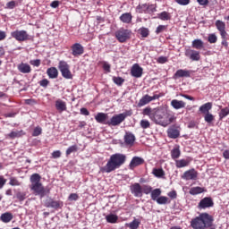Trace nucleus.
Segmentation results:
<instances>
[{"label":"nucleus","mask_w":229,"mask_h":229,"mask_svg":"<svg viewBox=\"0 0 229 229\" xmlns=\"http://www.w3.org/2000/svg\"><path fill=\"white\" fill-rule=\"evenodd\" d=\"M143 114L144 115H148L156 124H159V126H163L164 128L169 126L176 119L174 114H169L167 106H164L156 108L146 107L143 110Z\"/></svg>","instance_id":"f257e3e1"},{"label":"nucleus","mask_w":229,"mask_h":229,"mask_svg":"<svg viewBox=\"0 0 229 229\" xmlns=\"http://www.w3.org/2000/svg\"><path fill=\"white\" fill-rule=\"evenodd\" d=\"M126 162V155L116 153L113 154L106 165L100 168L101 173H112L115 169H119Z\"/></svg>","instance_id":"f03ea898"},{"label":"nucleus","mask_w":229,"mask_h":229,"mask_svg":"<svg viewBox=\"0 0 229 229\" xmlns=\"http://www.w3.org/2000/svg\"><path fill=\"white\" fill-rule=\"evenodd\" d=\"M213 223L214 219L212 218V216L208 215V213H202L191 220V225L194 229H215L216 227H214Z\"/></svg>","instance_id":"7ed1b4c3"},{"label":"nucleus","mask_w":229,"mask_h":229,"mask_svg":"<svg viewBox=\"0 0 229 229\" xmlns=\"http://www.w3.org/2000/svg\"><path fill=\"white\" fill-rule=\"evenodd\" d=\"M30 189L33 191L35 196H40V198H44L47 191L40 182V174H34L30 176Z\"/></svg>","instance_id":"20e7f679"},{"label":"nucleus","mask_w":229,"mask_h":229,"mask_svg":"<svg viewBox=\"0 0 229 229\" xmlns=\"http://www.w3.org/2000/svg\"><path fill=\"white\" fill-rule=\"evenodd\" d=\"M11 37L15 38L18 42H26L30 40V35L26 30H15L11 33Z\"/></svg>","instance_id":"39448f33"},{"label":"nucleus","mask_w":229,"mask_h":229,"mask_svg":"<svg viewBox=\"0 0 229 229\" xmlns=\"http://www.w3.org/2000/svg\"><path fill=\"white\" fill-rule=\"evenodd\" d=\"M59 70L62 72V76H64L66 80L72 79V73H71V70H69V64H67V62L60 61Z\"/></svg>","instance_id":"423d86ee"},{"label":"nucleus","mask_w":229,"mask_h":229,"mask_svg":"<svg viewBox=\"0 0 229 229\" xmlns=\"http://www.w3.org/2000/svg\"><path fill=\"white\" fill-rule=\"evenodd\" d=\"M128 117V114L126 113H122L116 115H114L110 120L108 123V126H119L121 123L124 121Z\"/></svg>","instance_id":"0eeeda50"},{"label":"nucleus","mask_w":229,"mask_h":229,"mask_svg":"<svg viewBox=\"0 0 229 229\" xmlns=\"http://www.w3.org/2000/svg\"><path fill=\"white\" fill-rule=\"evenodd\" d=\"M130 35H131V31L125 29H120L115 33V37L119 42H126L128 38H130Z\"/></svg>","instance_id":"6e6552de"},{"label":"nucleus","mask_w":229,"mask_h":229,"mask_svg":"<svg viewBox=\"0 0 229 229\" xmlns=\"http://www.w3.org/2000/svg\"><path fill=\"white\" fill-rule=\"evenodd\" d=\"M215 25L216 26V30H218L221 38H223V40H225V38H226V36L228 35L226 33V24L223 21L217 20Z\"/></svg>","instance_id":"1a4fd4ad"},{"label":"nucleus","mask_w":229,"mask_h":229,"mask_svg":"<svg viewBox=\"0 0 229 229\" xmlns=\"http://www.w3.org/2000/svg\"><path fill=\"white\" fill-rule=\"evenodd\" d=\"M130 191L135 198H142V186L139 182H135L130 186Z\"/></svg>","instance_id":"9d476101"},{"label":"nucleus","mask_w":229,"mask_h":229,"mask_svg":"<svg viewBox=\"0 0 229 229\" xmlns=\"http://www.w3.org/2000/svg\"><path fill=\"white\" fill-rule=\"evenodd\" d=\"M185 56H187L190 60L193 62H199L201 55H199V52L192 49H186L185 50Z\"/></svg>","instance_id":"9b49d317"},{"label":"nucleus","mask_w":229,"mask_h":229,"mask_svg":"<svg viewBox=\"0 0 229 229\" xmlns=\"http://www.w3.org/2000/svg\"><path fill=\"white\" fill-rule=\"evenodd\" d=\"M155 99H158L157 95H154L152 97L149 95H145L139 101L138 106H144L145 105H148V103H151V101H155Z\"/></svg>","instance_id":"f8f14e48"},{"label":"nucleus","mask_w":229,"mask_h":229,"mask_svg":"<svg viewBox=\"0 0 229 229\" xmlns=\"http://www.w3.org/2000/svg\"><path fill=\"white\" fill-rule=\"evenodd\" d=\"M214 207V200L210 197L202 199L199 203V208H210Z\"/></svg>","instance_id":"ddd939ff"},{"label":"nucleus","mask_w":229,"mask_h":229,"mask_svg":"<svg viewBox=\"0 0 229 229\" xmlns=\"http://www.w3.org/2000/svg\"><path fill=\"white\" fill-rule=\"evenodd\" d=\"M95 119L97 123H99L100 124H107L108 126V114L105 113H98L97 115L95 116Z\"/></svg>","instance_id":"4468645a"},{"label":"nucleus","mask_w":229,"mask_h":229,"mask_svg":"<svg viewBox=\"0 0 229 229\" xmlns=\"http://www.w3.org/2000/svg\"><path fill=\"white\" fill-rule=\"evenodd\" d=\"M142 67H140L138 64H135L131 69V74L134 78H140L142 76Z\"/></svg>","instance_id":"2eb2a0df"},{"label":"nucleus","mask_w":229,"mask_h":229,"mask_svg":"<svg viewBox=\"0 0 229 229\" xmlns=\"http://www.w3.org/2000/svg\"><path fill=\"white\" fill-rule=\"evenodd\" d=\"M72 55H73V56H80L81 55H83V46L80 43H75L72 47Z\"/></svg>","instance_id":"dca6fc26"},{"label":"nucleus","mask_w":229,"mask_h":229,"mask_svg":"<svg viewBox=\"0 0 229 229\" xmlns=\"http://www.w3.org/2000/svg\"><path fill=\"white\" fill-rule=\"evenodd\" d=\"M182 178L183 180H196V178H198V172L194 169L186 171L183 174Z\"/></svg>","instance_id":"f3484780"},{"label":"nucleus","mask_w":229,"mask_h":229,"mask_svg":"<svg viewBox=\"0 0 229 229\" xmlns=\"http://www.w3.org/2000/svg\"><path fill=\"white\" fill-rule=\"evenodd\" d=\"M144 164V158L139 157H132L129 167L130 169H133L134 167H138V165H142Z\"/></svg>","instance_id":"a211bd4d"},{"label":"nucleus","mask_w":229,"mask_h":229,"mask_svg":"<svg viewBox=\"0 0 229 229\" xmlns=\"http://www.w3.org/2000/svg\"><path fill=\"white\" fill-rule=\"evenodd\" d=\"M18 70L20 72H22V74H30V72H31V66L28 64L21 63L18 65Z\"/></svg>","instance_id":"6ab92c4d"},{"label":"nucleus","mask_w":229,"mask_h":229,"mask_svg":"<svg viewBox=\"0 0 229 229\" xmlns=\"http://www.w3.org/2000/svg\"><path fill=\"white\" fill-rule=\"evenodd\" d=\"M171 106L175 110H180V108H185V102L182 100L174 99L171 101Z\"/></svg>","instance_id":"aec40b11"},{"label":"nucleus","mask_w":229,"mask_h":229,"mask_svg":"<svg viewBox=\"0 0 229 229\" xmlns=\"http://www.w3.org/2000/svg\"><path fill=\"white\" fill-rule=\"evenodd\" d=\"M55 108L58 112H65L67 110V104L62 99H57L55 101Z\"/></svg>","instance_id":"412c9836"},{"label":"nucleus","mask_w":229,"mask_h":229,"mask_svg":"<svg viewBox=\"0 0 229 229\" xmlns=\"http://www.w3.org/2000/svg\"><path fill=\"white\" fill-rule=\"evenodd\" d=\"M191 76V72L187 70H178L174 73V78H189Z\"/></svg>","instance_id":"4be33fe9"},{"label":"nucleus","mask_w":229,"mask_h":229,"mask_svg":"<svg viewBox=\"0 0 229 229\" xmlns=\"http://www.w3.org/2000/svg\"><path fill=\"white\" fill-rule=\"evenodd\" d=\"M12 219H13V215L10 212H5V213L2 214L0 216V220L3 223H10V221H12Z\"/></svg>","instance_id":"5701e85b"},{"label":"nucleus","mask_w":229,"mask_h":229,"mask_svg":"<svg viewBox=\"0 0 229 229\" xmlns=\"http://www.w3.org/2000/svg\"><path fill=\"white\" fill-rule=\"evenodd\" d=\"M47 74L48 78H51V80H55V78H58V70L55 67L48 68L47 71Z\"/></svg>","instance_id":"b1692460"},{"label":"nucleus","mask_w":229,"mask_h":229,"mask_svg":"<svg viewBox=\"0 0 229 229\" xmlns=\"http://www.w3.org/2000/svg\"><path fill=\"white\" fill-rule=\"evenodd\" d=\"M210 110H212L211 102H208L199 107V112H201V114H209Z\"/></svg>","instance_id":"393cba45"},{"label":"nucleus","mask_w":229,"mask_h":229,"mask_svg":"<svg viewBox=\"0 0 229 229\" xmlns=\"http://www.w3.org/2000/svg\"><path fill=\"white\" fill-rule=\"evenodd\" d=\"M167 135L170 139H178L180 137V131L178 129H168Z\"/></svg>","instance_id":"a878e982"},{"label":"nucleus","mask_w":229,"mask_h":229,"mask_svg":"<svg viewBox=\"0 0 229 229\" xmlns=\"http://www.w3.org/2000/svg\"><path fill=\"white\" fill-rule=\"evenodd\" d=\"M131 19L132 16L130 13H125L120 16V21L125 24H130V22H131Z\"/></svg>","instance_id":"bb28decb"},{"label":"nucleus","mask_w":229,"mask_h":229,"mask_svg":"<svg viewBox=\"0 0 229 229\" xmlns=\"http://www.w3.org/2000/svg\"><path fill=\"white\" fill-rule=\"evenodd\" d=\"M124 142L129 146H131L135 142V135L131 133H126L124 136Z\"/></svg>","instance_id":"cd10ccee"},{"label":"nucleus","mask_w":229,"mask_h":229,"mask_svg":"<svg viewBox=\"0 0 229 229\" xmlns=\"http://www.w3.org/2000/svg\"><path fill=\"white\" fill-rule=\"evenodd\" d=\"M22 135H24L23 131H13L7 134V137L9 139H19V137H22Z\"/></svg>","instance_id":"c85d7f7f"},{"label":"nucleus","mask_w":229,"mask_h":229,"mask_svg":"<svg viewBox=\"0 0 229 229\" xmlns=\"http://www.w3.org/2000/svg\"><path fill=\"white\" fill-rule=\"evenodd\" d=\"M160 194H162V191L160 189H155L154 191L152 190L151 199H153V201H157Z\"/></svg>","instance_id":"c756f323"},{"label":"nucleus","mask_w":229,"mask_h":229,"mask_svg":"<svg viewBox=\"0 0 229 229\" xmlns=\"http://www.w3.org/2000/svg\"><path fill=\"white\" fill-rule=\"evenodd\" d=\"M175 165L179 169L182 168V167H187V165H189V161L185 160V159L176 160L175 161Z\"/></svg>","instance_id":"7c9ffc66"},{"label":"nucleus","mask_w":229,"mask_h":229,"mask_svg":"<svg viewBox=\"0 0 229 229\" xmlns=\"http://www.w3.org/2000/svg\"><path fill=\"white\" fill-rule=\"evenodd\" d=\"M201 192H203V188L197 186V187H193L190 190V194H191V196H196L198 194H201Z\"/></svg>","instance_id":"2f4dec72"},{"label":"nucleus","mask_w":229,"mask_h":229,"mask_svg":"<svg viewBox=\"0 0 229 229\" xmlns=\"http://www.w3.org/2000/svg\"><path fill=\"white\" fill-rule=\"evenodd\" d=\"M156 201L158 205H167V203H171V201H169V198L164 196L159 197Z\"/></svg>","instance_id":"473e14b6"},{"label":"nucleus","mask_w":229,"mask_h":229,"mask_svg":"<svg viewBox=\"0 0 229 229\" xmlns=\"http://www.w3.org/2000/svg\"><path fill=\"white\" fill-rule=\"evenodd\" d=\"M140 225V221L139 219H134L132 222L127 224L130 229H137Z\"/></svg>","instance_id":"72a5a7b5"},{"label":"nucleus","mask_w":229,"mask_h":229,"mask_svg":"<svg viewBox=\"0 0 229 229\" xmlns=\"http://www.w3.org/2000/svg\"><path fill=\"white\" fill-rule=\"evenodd\" d=\"M192 47L195 49H202L203 41L201 39H195L192 41Z\"/></svg>","instance_id":"f704fd0d"},{"label":"nucleus","mask_w":229,"mask_h":229,"mask_svg":"<svg viewBox=\"0 0 229 229\" xmlns=\"http://www.w3.org/2000/svg\"><path fill=\"white\" fill-rule=\"evenodd\" d=\"M47 207L50 208H58L60 207V203L55 200L47 201Z\"/></svg>","instance_id":"c9c22d12"},{"label":"nucleus","mask_w":229,"mask_h":229,"mask_svg":"<svg viewBox=\"0 0 229 229\" xmlns=\"http://www.w3.org/2000/svg\"><path fill=\"white\" fill-rule=\"evenodd\" d=\"M9 185H12V187H19L20 185H21V182H19V180H17V178L11 177L10 182H9Z\"/></svg>","instance_id":"e433bc0d"},{"label":"nucleus","mask_w":229,"mask_h":229,"mask_svg":"<svg viewBox=\"0 0 229 229\" xmlns=\"http://www.w3.org/2000/svg\"><path fill=\"white\" fill-rule=\"evenodd\" d=\"M152 174H154V176H157V178H161V176H164V170L160 168H154L152 171Z\"/></svg>","instance_id":"4c0bfd02"},{"label":"nucleus","mask_w":229,"mask_h":229,"mask_svg":"<svg viewBox=\"0 0 229 229\" xmlns=\"http://www.w3.org/2000/svg\"><path fill=\"white\" fill-rule=\"evenodd\" d=\"M159 19H161V21H171V14L167 12H163L159 14Z\"/></svg>","instance_id":"58836bf2"},{"label":"nucleus","mask_w":229,"mask_h":229,"mask_svg":"<svg viewBox=\"0 0 229 229\" xmlns=\"http://www.w3.org/2000/svg\"><path fill=\"white\" fill-rule=\"evenodd\" d=\"M226 115H229V108L228 107H225V108L221 109V111L219 113L220 119H224V117H226Z\"/></svg>","instance_id":"ea45409f"},{"label":"nucleus","mask_w":229,"mask_h":229,"mask_svg":"<svg viewBox=\"0 0 229 229\" xmlns=\"http://www.w3.org/2000/svg\"><path fill=\"white\" fill-rule=\"evenodd\" d=\"M107 223H117V216L109 215L106 216Z\"/></svg>","instance_id":"a19ab883"},{"label":"nucleus","mask_w":229,"mask_h":229,"mask_svg":"<svg viewBox=\"0 0 229 229\" xmlns=\"http://www.w3.org/2000/svg\"><path fill=\"white\" fill-rule=\"evenodd\" d=\"M16 198L19 201H24V199H26V192L18 191L16 193Z\"/></svg>","instance_id":"79ce46f5"},{"label":"nucleus","mask_w":229,"mask_h":229,"mask_svg":"<svg viewBox=\"0 0 229 229\" xmlns=\"http://www.w3.org/2000/svg\"><path fill=\"white\" fill-rule=\"evenodd\" d=\"M140 124L143 128V130H146L149 128V126H151V123L148 120H141Z\"/></svg>","instance_id":"37998d69"},{"label":"nucleus","mask_w":229,"mask_h":229,"mask_svg":"<svg viewBox=\"0 0 229 229\" xmlns=\"http://www.w3.org/2000/svg\"><path fill=\"white\" fill-rule=\"evenodd\" d=\"M208 40L210 44H216L217 42V36L216 34H209Z\"/></svg>","instance_id":"c03bdc74"},{"label":"nucleus","mask_w":229,"mask_h":229,"mask_svg":"<svg viewBox=\"0 0 229 229\" xmlns=\"http://www.w3.org/2000/svg\"><path fill=\"white\" fill-rule=\"evenodd\" d=\"M171 155L172 158H180V148H174Z\"/></svg>","instance_id":"a18cd8bd"},{"label":"nucleus","mask_w":229,"mask_h":229,"mask_svg":"<svg viewBox=\"0 0 229 229\" xmlns=\"http://www.w3.org/2000/svg\"><path fill=\"white\" fill-rule=\"evenodd\" d=\"M142 189V192H144V194H151L153 188H151V186H148V185H143Z\"/></svg>","instance_id":"49530a36"},{"label":"nucleus","mask_w":229,"mask_h":229,"mask_svg":"<svg viewBox=\"0 0 229 229\" xmlns=\"http://www.w3.org/2000/svg\"><path fill=\"white\" fill-rule=\"evenodd\" d=\"M76 151H78V146L72 145L67 148L66 155H71V153H74Z\"/></svg>","instance_id":"de8ad7c7"},{"label":"nucleus","mask_w":229,"mask_h":229,"mask_svg":"<svg viewBox=\"0 0 229 229\" xmlns=\"http://www.w3.org/2000/svg\"><path fill=\"white\" fill-rule=\"evenodd\" d=\"M206 123H212L214 121V114L207 113L204 116Z\"/></svg>","instance_id":"09e8293b"},{"label":"nucleus","mask_w":229,"mask_h":229,"mask_svg":"<svg viewBox=\"0 0 229 229\" xmlns=\"http://www.w3.org/2000/svg\"><path fill=\"white\" fill-rule=\"evenodd\" d=\"M113 81L116 85H122L123 83H124V79H123L121 77H114L113 78Z\"/></svg>","instance_id":"8fccbe9b"},{"label":"nucleus","mask_w":229,"mask_h":229,"mask_svg":"<svg viewBox=\"0 0 229 229\" xmlns=\"http://www.w3.org/2000/svg\"><path fill=\"white\" fill-rule=\"evenodd\" d=\"M42 134V128L40 127H36L33 131L32 136L33 137H38V135Z\"/></svg>","instance_id":"3c124183"},{"label":"nucleus","mask_w":229,"mask_h":229,"mask_svg":"<svg viewBox=\"0 0 229 229\" xmlns=\"http://www.w3.org/2000/svg\"><path fill=\"white\" fill-rule=\"evenodd\" d=\"M140 35H141V37L146 38V37H148V35H149V30L146 28H142L140 30Z\"/></svg>","instance_id":"603ef678"},{"label":"nucleus","mask_w":229,"mask_h":229,"mask_svg":"<svg viewBox=\"0 0 229 229\" xmlns=\"http://www.w3.org/2000/svg\"><path fill=\"white\" fill-rule=\"evenodd\" d=\"M178 4H181L182 6H187L189 3H191V0H175Z\"/></svg>","instance_id":"864d4df0"},{"label":"nucleus","mask_w":229,"mask_h":229,"mask_svg":"<svg viewBox=\"0 0 229 229\" xmlns=\"http://www.w3.org/2000/svg\"><path fill=\"white\" fill-rule=\"evenodd\" d=\"M157 64H165L167 62L166 56H159L157 60Z\"/></svg>","instance_id":"5fc2aeb1"},{"label":"nucleus","mask_w":229,"mask_h":229,"mask_svg":"<svg viewBox=\"0 0 229 229\" xmlns=\"http://www.w3.org/2000/svg\"><path fill=\"white\" fill-rule=\"evenodd\" d=\"M54 158H60L62 157V152L60 150H55L52 153Z\"/></svg>","instance_id":"6e6d98bb"},{"label":"nucleus","mask_w":229,"mask_h":229,"mask_svg":"<svg viewBox=\"0 0 229 229\" xmlns=\"http://www.w3.org/2000/svg\"><path fill=\"white\" fill-rule=\"evenodd\" d=\"M4 185H6V179L3 175H0V189H3Z\"/></svg>","instance_id":"4d7b16f0"},{"label":"nucleus","mask_w":229,"mask_h":229,"mask_svg":"<svg viewBox=\"0 0 229 229\" xmlns=\"http://www.w3.org/2000/svg\"><path fill=\"white\" fill-rule=\"evenodd\" d=\"M39 85L41 87H47V85H49V81H47V79H43L39 81Z\"/></svg>","instance_id":"13d9d810"},{"label":"nucleus","mask_w":229,"mask_h":229,"mask_svg":"<svg viewBox=\"0 0 229 229\" xmlns=\"http://www.w3.org/2000/svg\"><path fill=\"white\" fill-rule=\"evenodd\" d=\"M70 201H76L78 199V194L76 193H72L69 196Z\"/></svg>","instance_id":"bf43d9fd"},{"label":"nucleus","mask_w":229,"mask_h":229,"mask_svg":"<svg viewBox=\"0 0 229 229\" xmlns=\"http://www.w3.org/2000/svg\"><path fill=\"white\" fill-rule=\"evenodd\" d=\"M168 196H169V198H171V199H176V196H177L176 191H172L168 192Z\"/></svg>","instance_id":"052dcab7"},{"label":"nucleus","mask_w":229,"mask_h":229,"mask_svg":"<svg viewBox=\"0 0 229 229\" xmlns=\"http://www.w3.org/2000/svg\"><path fill=\"white\" fill-rule=\"evenodd\" d=\"M31 65H34L35 67H38L40 65V59H36L33 61H30Z\"/></svg>","instance_id":"680f3d73"},{"label":"nucleus","mask_w":229,"mask_h":229,"mask_svg":"<svg viewBox=\"0 0 229 229\" xmlns=\"http://www.w3.org/2000/svg\"><path fill=\"white\" fill-rule=\"evenodd\" d=\"M6 6L8 8H10L11 10H13V8H15V1H11V2L7 3Z\"/></svg>","instance_id":"e2e57ef3"},{"label":"nucleus","mask_w":229,"mask_h":229,"mask_svg":"<svg viewBox=\"0 0 229 229\" xmlns=\"http://www.w3.org/2000/svg\"><path fill=\"white\" fill-rule=\"evenodd\" d=\"M164 30H165V26L164 25H159L157 30H156V33H162V31H164Z\"/></svg>","instance_id":"0e129e2a"},{"label":"nucleus","mask_w":229,"mask_h":229,"mask_svg":"<svg viewBox=\"0 0 229 229\" xmlns=\"http://www.w3.org/2000/svg\"><path fill=\"white\" fill-rule=\"evenodd\" d=\"M81 114L82 115H90V113H89V110H87V108H85V107L81 108Z\"/></svg>","instance_id":"69168bd1"},{"label":"nucleus","mask_w":229,"mask_h":229,"mask_svg":"<svg viewBox=\"0 0 229 229\" xmlns=\"http://www.w3.org/2000/svg\"><path fill=\"white\" fill-rule=\"evenodd\" d=\"M110 64H108V63H104L103 64V69L104 71H106V72H110Z\"/></svg>","instance_id":"338daca9"},{"label":"nucleus","mask_w":229,"mask_h":229,"mask_svg":"<svg viewBox=\"0 0 229 229\" xmlns=\"http://www.w3.org/2000/svg\"><path fill=\"white\" fill-rule=\"evenodd\" d=\"M59 4H60V2H58V1H53V2L50 4V6H51L52 8H58Z\"/></svg>","instance_id":"774afa93"}]
</instances>
